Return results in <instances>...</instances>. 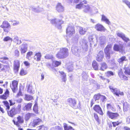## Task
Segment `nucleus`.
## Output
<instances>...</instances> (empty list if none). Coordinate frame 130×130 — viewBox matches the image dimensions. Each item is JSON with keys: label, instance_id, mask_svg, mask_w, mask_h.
<instances>
[{"label": "nucleus", "instance_id": "aec40b11", "mask_svg": "<svg viewBox=\"0 0 130 130\" xmlns=\"http://www.w3.org/2000/svg\"><path fill=\"white\" fill-rule=\"evenodd\" d=\"M113 50H114L120 52H122L123 51V47L122 45H117L116 44L114 45L113 46Z\"/></svg>", "mask_w": 130, "mask_h": 130}, {"label": "nucleus", "instance_id": "4468645a", "mask_svg": "<svg viewBox=\"0 0 130 130\" xmlns=\"http://www.w3.org/2000/svg\"><path fill=\"white\" fill-rule=\"evenodd\" d=\"M88 43L85 39H82L80 42V43L82 45L83 48L85 49L86 51L88 48Z\"/></svg>", "mask_w": 130, "mask_h": 130}, {"label": "nucleus", "instance_id": "dca6fc26", "mask_svg": "<svg viewBox=\"0 0 130 130\" xmlns=\"http://www.w3.org/2000/svg\"><path fill=\"white\" fill-rule=\"evenodd\" d=\"M87 3V2L86 1L83 0L76 6V8L80 9L84 8L85 6L84 4H86Z\"/></svg>", "mask_w": 130, "mask_h": 130}, {"label": "nucleus", "instance_id": "393cba45", "mask_svg": "<svg viewBox=\"0 0 130 130\" xmlns=\"http://www.w3.org/2000/svg\"><path fill=\"white\" fill-rule=\"evenodd\" d=\"M84 11V12L86 13H91L92 12V8L89 5H85Z\"/></svg>", "mask_w": 130, "mask_h": 130}, {"label": "nucleus", "instance_id": "a18cd8bd", "mask_svg": "<svg viewBox=\"0 0 130 130\" xmlns=\"http://www.w3.org/2000/svg\"><path fill=\"white\" fill-rule=\"evenodd\" d=\"M122 3L126 5L130 9V2L127 0H122Z\"/></svg>", "mask_w": 130, "mask_h": 130}, {"label": "nucleus", "instance_id": "7ed1b4c3", "mask_svg": "<svg viewBox=\"0 0 130 130\" xmlns=\"http://www.w3.org/2000/svg\"><path fill=\"white\" fill-rule=\"evenodd\" d=\"M72 52L74 55L79 56L81 52V48L79 47L73 46L71 48Z\"/></svg>", "mask_w": 130, "mask_h": 130}, {"label": "nucleus", "instance_id": "f704fd0d", "mask_svg": "<svg viewBox=\"0 0 130 130\" xmlns=\"http://www.w3.org/2000/svg\"><path fill=\"white\" fill-rule=\"evenodd\" d=\"M63 126L64 130H74L72 127L70 126H68L66 123H63Z\"/></svg>", "mask_w": 130, "mask_h": 130}, {"label": "nucleus", "instance_id": "603ef678", "mask_svg": "<svg viewBox=\"0 0 130 130\" xmlns=\"http://www.w3.org/2000/svg\"><path fill=\"white\" fill-rule=\"evenodd\" d=\"M125 74L126 75H130V69L129 68H126L124 72Z\"/></svg>", "mask_w": 130, "mask_h": 130}, {"label": "nucleus", "instance_id": "338daca9", "mask_svg": "<svg viewBox=\"0 0 130 130\" xmlns=\"http://www.w3.org/2000/svg\"><path fill=\"white\" fill-rule=\"evenodd\" d=\"M101 98L103 102L105 101L106 100V98L104 96L101 95Z\"/></svg>", "mask_w": 130, "mask_h": 130}, {"label": "nucleus", "instance_id": "09e8293b", "mask_svg": "<svg viewBox=\"0 0 130 130\" xmlns=\"http://www.w3.org/2000/svg\"><path fill=\"white\" fill-rule=\"evenodd\" d=\"M101 95L99 94H95L94 95L93 99L95 101L97 100H98L100 98H101Z\"/></svg>", "mask_w": 130, "mask_h": 130}, {"label": "nucleus", "instance_id": "5fc2aeb1", "mask_svg": "<svg viewBox=\"0 0 130 130\" xmlns=\"http://www.w3.org/2000/svg\"><path fill=\"white\" fill-rule=\"evenodd\" d=\"M32 52L31 51H30L27 53L26 56V58L29 59H30L31 56L32 55Z\"/></svg>", "mask_w": 130, "mask_h": 130}, {"label": "nucleus", "instance_id": "ddd939ff", "mask_svg": "<svg viewBox=\"0 0 130 130\" xmlns=\"http://www.w3.org/2000/svg\"><path fill=\"white\" fill-rule=\"evenodd\" d=\"M18 84V82L16 80H14L12 82V85L10 86V87L13 92H15L17 90Z\"/></svg>", "mask_w": 130, "mask_h": 130}, {"label": "nucleus", "instance_id": "72a5a7b5", "mask_svg": "<svg viewBox=\"0 0 130 130\" xmlns=\"http://www.w3.org/2000/svg\"><path fill=\"white\" fill-rule=\"evenodd\" d=\"M123 110L124 111H127L129 110L130 108L129 105L126 102L123 104Z\"/></svg>", "mask_w": 130, "mask_h": 130}, {"label": "nucleus", "instance_id": "a211bd4d", "mask_svg": "<svg viewBox=\"0 0 130 130\" xmlns=\"http://www.w3.org/2000/svg\"><path fill=\"white\" fill-rule=\"evenodd\" d=\"M94 110L96 112L102 115L103 113L102 109L99 105H96L93 108Z\"/></svg>", "mask_w": 130, "mask_h": 130}, {"label": "nucleus", "instance_id": "0e129e2a", "mask_svg": "<svg viewBox=\"0 0 130 130\" xmlns=\"http://www.w3.org/2000/svg\"><path fill=\"white\" fill-rule=\"evenodd\" d=\"M15 55L16 57H18L19 56V52L18 50H16L14 51Z\"/></svg>", "mask_w": 130, "mask_h": 130}, {"label": "nucleus", "instance_id": "2f4dec72", "mask_svg": "<svg viewBox=\"0 0 130 130\" xmlns=\"http://www.w3.org/2000/svg\"><path fill=\"white\" fill-rule=\"evenodd\" d=\"M32 104L31 103H28L24 107L23 109L24 110H29L31 109Z\"/></svg>", "mask_w": 130, "mask_h": 130}, {"label": "nucleus", "instance_id": "58836bf2", "mask_svg": "<svg viewBox=\"0 0 130 130\" xmlns=\"http://www.w3.org/2000/svg\"><path fill=\"white\" fill-rule=\"evenodd\" d=\"M101 66L99 69L102 71H104L106 69L107 67L106 63L104 62L101 63Z\"/></svg>", "mask_w": 130, "mask_h": 130}, {"label": "nucleus", "instance_id": "ea45409f", "mask_svg": "<svg viewBox=\"0 0 130 130\" xmlns=\"http://www.w3.org/2000/svg\"><path fill=\"white\" fill-rule=\"evenodd\" d=\"M107 107L108 110H111L113 111L115 110V109L114 108L113 106L111 104H107Z\"/></svg>", "mask_w": 130, "mask_h": 130}, {"label": "nucleus", "instance_id": "37998d69", "mask_svg": "<svg viewBox=\"0 0 130 130\" xmlns=\"http://www.w3.org/2000/svg\"><path fill=\"white\" fill-rule=\"evenodd\" d=\"M92 66L93 68L95 70H98V66L97 63L95 61H94L93 62Z\"/></svg>", "mask_w": 130, "mask_h": 130}, {"label": "nucleus", "instance_id": "69168bd1", "mask_svg": "<svg viewBox=\"0 0 130 130\" xmlns=\"http://www.w3.org/2000/svg\"><path fill=\"white\" fill-rule=\"evenodd\" d=\"M9 102L10 103V105L11 106L13 105L15 103V102L12 100H10L9 101Z\"/></svg>", "mask_w": 130, "mask_h": 130}, {"label": "nucleus", "instance_id": "052dcab7", "mask_svg": "<svg viewBox=\"0 0 130 130\" xmlns=\"http://www.w3.org/2000/svg\"><path fill=\"white\" fill-rule=\"evenodd\" d=\"M122 40L125 42L127 43L128 41H129V39L127 37H126L125 36L122 39Z\"/></svg>", "mask_w": 130, "mask_h": 130}, {"label": "nucleus", "instance_id": "cd10ccee", "mask_svg": "<svg viewBox=\"0 0 130 130\" xmlns=\"http://www.w3.org/2000/svg\"><path fill=\"white\" fill-rule=\"evenodd\" d=\"M59 72L60 74L62 81L65 82L67 80L66 74L62 71H59Z\"/></svg>", "mask_w": 130, "mask_h": 130}, {"label": "nucleus", "instance_id": "bf43d9fd", "mask_svg": "<svg viewBox=\"0 0 130 130\" xmlns=\"http://www.w3.org/2000/svg\"><path fill=\"white\" fill-rule=\"evenodd\" d=\"M88 39L89 41L90 42V46L91 47V45L93 43L92 41L93 40V38L92 36H90L89 37Z\"/></svg>", "mask_w": 130, "mask_h": 130}, {"label": "nucleus", "instance_id": "680f3d73", "mask_svg": "<svg viewBox=\"0 0 130 130\" xmlns=\"http://www.w3.org/2000/svg\"><path fill=\"white\" fill-rule=\"evenodd\" d=\"M113 73L111 71H108L106 73V76L108 77L111 75H113Z\"/></svg>", "mask_w": 130, "mask_h": 130}, {"label": "nucleus", "instance_id": "c85d7f7f", "mask_svg": "<svg viewBox=\"0 0 130 130\" xmlns=\"http://www.w3.org/2000/svg\"><path fill=\"white\" fill-rule=\"evenodd\" d=\"M27 91L30 93L34 94V90L31 84H29L27 87Z\"/></svg>", "mask_w": 130, "mask_h": 130}, {"label": "nucleus", "instance_id": "6e6552de", "mask_svg": "<svg viewBox=\"0 0 130 130\" xmlns=\"http://www.w3.org/2000/svg\"><path fill=\"white\" fill-rule=\"evenodd\" d=\"M111 46L110 45H108L104 49V52L107 58L109 59L110 58V53Z\"/></svg>", "mask_w": 130, "mask_h": 130}, {"label": "nucleus", "instance_id": "412c9836", "mask_svg": "<svg viewBox=\"0 0 130 130\" xmlns=\"http://www.w3.org/2000/svg\"><path fill=\"white\" fill-rule=\"evenodd\" d=\"M56 10L58 12H61L64 10V8L62 5L61 3H58L56 5Z\"/></svg>", "mask_w": 130, "mask_h": 130}, {"label": "nucleus", "instance_id": "5701e85b", "mask_svg": "<svg viewBox=\"0 0 130 130\" xmlns=\"http://www.w3.org/2000/svg\"><path fill=\"white\" fill-rule=\"evenodd\" d=\"M0 27L3 28H10L11 26L7 21H5L3 22L2 25L0 26Z\"/></svg>", "mask_w": 130, "mask_h": 130}, {"label": "nucleus", "instance_id": "b1692460", "mask_svg": "<svg viewBox=\"0 0 130 130\" xmlns=\"http://www.w3.org/2000/svg\"><path fill=\"white\" fill-rule=\"evenodd\" d=\"M0 69V72L4 71L6 72L8 71L10 69V67L8 65H3L2 64Z\"/></svg>", "mask_w": 130, "mask_h": 130}, {"label": "nucleus", "instance_id": "f03ea898", "mask_svg": "<svg viewBox=\"0 0 130 130\" xmlns=\"http://www.w3.org/2000/svg\"><path fill=\"white\" fill-rule=\"evenodd\" d=\"M51 23L54 25L58 29H60L61 28V25L63 24V21L62 20L57 19L56 18L51 19L50 20Z\"/></svg>", "mask_w": 130, "mask_h": 130}, {"label": "nucleus", "instance_id": "8fccbe9b", "mask_svg": "<svg viewBox=\"0 0 130 130\" xmlns=\"http://www.w3.org/2000/svg\"><path fill=\"white\" fill-rule=\"evenodd\" d=\"M4 105L6 107V110H9L10 108V106L9 103L7 101H4L3 102Z\"/></svg>", "mask_w": 130, "mask_h": 130}, {"label": "nucleus", "instance_id": "473e14b6", "mask_svg": "<svg viewBox=\"0 0 130 130\" xmlns=\"http://www.w3.org/2000/svg\"><path fill=\"white\" fill-rule=\"evenodd\" d=\"M87 30V28H83L82 27H79V33L80 35H84L86 32Z\"/></svg>", "mask_w": 130, "mask_h": 130}, {"label": "nucleus", "instance_id": "de8ad7c7", "mask_svg": "<svg viewBox=\"0 0 130 130\" xmlns=\"http://www.w3.org/2000/svg\"><path fill=\"white\" fill-rule=\"evenodd\" d=\"M38 106L37 104L36 103H35L34 106L33 108V110L36 113H38Z\"/></svg>", "mask_w": 130, "mask_h": 130}, {"label": "nucleus", "instance_id": "4d7b16f0", "mask_svg": "<svg viewBox=\"0 0 130 130\" xmlns=\"http://www.w3.org/2000/svg\"><path fill=\"white\" fill-rule=\"evenodd\" d=\"M27 73V72L26 71H24L23 69H22L21 70L20 74L21 75H24L26 74Z\"/></svg>", "mask_w": 130, "mask_h": 130}, {"label": "nucleus", "instance_id": "20e7f679", "mask_svg": "<svg viewBox=\"0 0 130 130\" xmlns=\"http://www.w3.org/2000/svg\"><path fill=\"white\" fill-rule=\"evenodd\" d=\"M42 123V121L41 119L39 118L36 117L34 120L32 122L30 123V126L31 127H35Z\"/></svg>", "mask_w": 130, "mask_h": 130}, {"label": "nucleus", "instance_id": "a878e982", "mask_svg": "<svg viewBox=\"0 0 130 130\" xmlns=\"http://www.w3.org/2000/svg\"><path fill=\"white\" fill-rule=\"evenodd\" d=\"M101 20L105 22L106 24L109 25L110 24V22L109 19L104 15L103 14L101 15Z\"/></svg>", "mask_w": 130, "mask_h": 130}, {"label": "nucleus", "instance_id": "f257e3e1", "mask_svg": "<svg viewBox=\"0 0 130 130\" xmlns=\"http://www.w3.org/2000/svg\"><path fill=\"white\" fill-rule=\"evenodd\" d=\"M56 55V57L59 59H63L66 58L69 55V50L66 47H61Z\"/></svg>", "mask_w": 130, "mask_h": 130}, {"label": "nucleus", "instance_id": "13d9d810", "mask_svg": "<svg viewBox=\"0 0 130 130\" xmlns=\"http://www.w3.org/2000/svg\"><path fill=\"white\" fill-rule=\"evenodd\" d=\"M4 41H10L12 42V39L9 36H7L5 37L4 39Z\"/></svg>", "mask_w": 130, "mask_h": 130}, {"label": "nucleus", "instance_id": "4c0bfd02", "mask_svg": "<svg viewBox=\"0 0 130 130\" xmlns=\"http://www.w3.org/2000/svg\"><path fill=\"white\" fill-rule=\"evenodd\" d=\"M9 92L8 89H7L5 93L1 96V98L3 99H6L8 97L9 95Z\"/></svg>", "mask_w": 130, "mask_h": 130}, {"label": "nucleus", "instance_id": "864d4df0", "mask_svg": "<svg viewBox=\"0 0 130 130\" xmlns=\"http://www.w3.org/2000/svg\"><path fill=\"white\" fill-rule=\"evenodd\" d=\"M45 58L47 59H52L53 57L52 55L46 54L44 57Z\"/></svg>", "mask_w": 130, "mask_h": 130}, {"label": "nucleus", "instance_id": "e433bc0d", "mask_svg": "<svg viewBox=\"0 0 130 130\" xmlns=\"http://www.w3.org/2000/svg\"><path fill=\"white\" fill-rule=\"evenodd\" d=\"M100 44L101 45H103L106 42V39L104 37H101L100 38Z\"/></svg>", "mask_w": 130, "mask_h": 130}, {"label": "nucleus", "instance_id": "6e6d98bb", "mask_svg": "<svg viewBox=\"0 0 130 130\" xmlns=\"http://www.w3.org/2000/svg\"><path fill=\"white\" fill-rule=\"evenodd\" d=\"M53 129L55 130H62L63 128L62 126H56L54 127Z\"/></svg>", "mask_w": 130, "mask_h": 130}, {"label": "nucleus", "instance_id": "774afa93", "mask_svg": "<svg viewBox=\"0 0 130 130\" xmlns=\"http://www.w3.org/2000/svg\"><path fill=\"white\" fill-rule=\"evenodd\" d=\"M24 63L26 66H29L30 65V63L28 61H25L24 62Z\"/></svg>", "mask_w": 130, "mask_h": 130}, {"label": "nucleus", "instance_id": "1a4fd4ad", "mask_svg": "<svg viewBox=\"0 0 130 130\" xmlns=\"http://www.w3.org/2000/svg\"><path fill=\"white\" fill-rule=\"evenodd\" d=\"M107 115L110 118L112 119H116L119 116L118 114L117 113H113L108 111Z\"/></svg>", "mask_w": 130, "mask_h": 130}, {"label": "nucleus", "instance_id": "9d476101", "mask_svg": "<svg viewBox=\"0 0 130 130\" xmlns=\"http://www.w3.org/2000/svg\"><path fill=\"white\" fill-rule=\"evenodd\" d=\"M67 102L68 104L72 107H73L76 105V101L74 99L71 98H69L67 99Z\"/></svg>", "mask_w": 130, "mask_h": 130}, {"label": "nucleus", "instance_id": "49530a36", "mask_svg": "<svg viewBox=\"0 0 130 130\" xmlns=\"http://www.w3.org/2000/svg\"><path fill=\"white\" fill-rule=\"evenodd\" d=\"M25 99L27 101H30L33 99V97L30 95H25Z\"/></svg>", "mask_w": 130, "mask_h": 130}, {"label": "nucleus", "instance_id": "bb28decb", "mask_svg": "<svg viewBox=\"0 0 130 130\" xmlns=\"http://www.w3.org/2000/svg\"><path fill=\"white\" fill-rule=\"evenodd\" d=\"M0 61L2 63L8 64L9 62V59L7 57L0 58Z\"/></svg>", "mask_w": 130, "mask_h": 130}, {"label": "nucleus", "instance_id": "c756f323", "mask_svg": "<svg viewBox=\"0 0 130 130\" xmlns=\"http://www.w3.org/2000/svg\"><path fill=\"white\" fill-rule=\"evenodd\" d=\"M13 41L14 42L16 43L17 44L19 45L22 42L21 40L17 36L14 37V38L13 39Z\"/></svg>", "mask_w": 130, "mask_h": 130}, {"label": "nucleus", "instance_id": "c03bdc74", "mask_svg": "<svg viewBox=\"0 0 130 130\" xmlns=\"http://www.w3.org/2000/svg\"><path fill=\"white\" fill-rule=\"evenodd\" d=\"M42 10H43V9L39 8V7H38L37 8H32V10L37 12H38L41 11Z\"/></svg>", "mask_w": 130, "mask_h": 130}, {"label": "nucleus", "instance_id": "6ab92c4d", "mask_svg": "<svg viewBox=\"0 0 130 130\" xmlns=\"http://www.w3.org/2000/svg\"><path fill=\"white\" fill-rule=\"evenodd\" d=\"M95 28L97 30L100 31H105L106 30L102 25L100 24L96 25Z\"/></svg>", "mask_w": 130, "mask_h": 130}, {"label": "nucleus", "instance_id": "c9c22d12", "mask_svg": "<svg viewBox=\"0 0 130 130\" xmlns=\"http://www.w3.org/2000/svg\"><path fill=\"white\" fill-rule=\"evenodd\" d=\"M41 55L40 53H36L34 56V59L37 61L40 60Z\"/></svg>", "mask_w": 130, "mask_h": 130}, {"label": "nucleus", "instance_id": "f3484780", "mask_svg": "<svg viewBox=\"0 0 130 130\" xmlns=\"http://www.w3.org/2000/svg\"><path fill=\"white\" fill-rule=\"evenodd\" d=\"M118 74L120 78L121 79L124 80H127L128 79V78L126 76H125L123 74V72L121 69H120L118 72Z\"/></svg>", "mask_w": 130, "mask_h": 130}, {"label": "nucleus", "instance_id": "a19ab883", "mask_svg": "<svg viewBox=\"0 0 130 130\" xmlns=\"http://www.w3.org/2000/svg\"><path fill=\"white\" fill-rule=\"evenodd\" d=\"M127 60L125 56H122L118 60V61L119 63H122L124 61H126Z\"/></svg>", "mask_w": 130, "mask_h": 130}, {"label": "nucleus", "instance_id": "9b49d317", "mask_svg": "<svg viewBox=\"0 0 130 130\" xmlns=\"http://www.w3.org/2000/svg\"><path fill=\"white\" fill-rule=\"evenodd\" d=\"M14 71L15 73H17L20 67L19 61L18 60H14Z\"/></svg>", "mask_w": 130, "mask_h": 130}, {"label": "nucleus", "instance_id": "7c9ffc66", "mask_svg": "<svg viewBox=\"0 0 130 130\" xmlns=\"http://www.w3.org/2000/svg\"><path fill=\"white\" fill-rule=\"evenodd\" d=\"M52 65L54 67H56L60 65L61 63V61H58L56 60H53L52 59Z\"/></svg>", "mask_w": 130, "mask_h": 130}, {"label": "nucleus", "instance_id": "2eb2a0df", "mask_svg": "<svg viewBox=\"0 0 130 130\" xmlns=\"http://www.w3.org/2000/svg\"><path fill=\"white\" fill-rule=\"evenodd\" d=\"M8 115L11 117H12L17 113V111L15 107H12L9 111L7 110Z\"/></svg>", "mask_w": 130, "mask_h": 130}, {"label": "nucleus", "instance_id": "e2e57ef3", "mask_svg": "<svg viewBox=\"0 0 130 130\" xmlns=\"http://www.w3.org/2000/svg\"><path fill=\"white\" fill-rule=\"evenodd\" d=\"M94 117L96 121L98 122L99 121V117L97 114L95 113H94Z\"/></svg>", "mask_w": 130, "mask_h": 130}, {"label": "nucleus", "instance_id": "3c124183", "mask_svg": "<svg viewBox=\"0 0 130 130\" xmlns=\"http://www.w3.org/2000/svg\"><path fill=\"white\" fill-rule=\"evenodd\" d=\"M116 34L118 36L121 38L122 39L125 36L124 34L121 32H118Z\"/></svg>", "mask_w": 130, "mask_h": 130}, {"label": "nucleus", "instance_id": "39448f33", "mask_svg": "<svg viewBox=\"0 0 130 130\" xmlns=\"http://www.w3.org/2000/svg\"><path fill=\"white\" fill-rule=\"evenodd\" d=\"M17 121L15 122L13 121V122L15 125L19 127L20 126V124H22L23 123L24 120L23 116L19 115L17 118Z\"/></svg>", "mask_w": 130, "mask_h": 130}, {"label": "nucleus", "instance_id": "f8f14e48", "mask_svg": "<svg viewBox=\"0 0 130 130\" xmlns=\"http://www.w3.org/2000/svg\"><path fill=\"white\" fill-rule=\"evenodd\" d=\"M20 47L21 52L22 54L25 53L27 51L28 45L26 43L23 44Z\"/></svg>", "mask_w": 130, "mask_h": 130}, {"label": "nucleus", "instance_id": "0eeeda50", "mask_svg": "<svg viewBox=\"0 0 130 130\" xmlns=\"http://www.w3.org/2000/svg\"><path fill=\"white\" fill-rule=\"evenodd\" d=\"M74 27L72 26H69L66 29V33L68 36L70 37L75 34Z\"/></svg>", "mask_w": 130, "mask_h": 130}, {"label": "nucleus", "instance_id": "79ce46f5", "mask_svg": "<svg viewBox=\"0 0 130 130\" xmlns=\"http://www.w3.org/2000/svg\"><path fill=\"white\" fill-rule=\"evenodd\" d=\"M35 115L33 113H28L26 114L25 116V119L26 120H28L31 116H34Z\"/></svg>", "mask_w": 130, "mask_h": 130}, {"label": "nucleus", "instance_id": "423d86ee", "mask_svg": "<svg viewBox=\"0 0 130 130\" xmlns=\"http://www.w3.org/2000/svg\"><path fill=\"white\" fill-rule=\"evenodd\" d=\"M109 88L114 94L118 96H119V95H124L122 92H121L119 89L117 88H114L113 87L111 86H109Z\"/></svg>", "mask_w": 130, "mask_h": 130}, {"label": "nucleus", "instance_id": "4be33fe9", "mask_svg": "<svg viewBox=\"0 0 130 130\" xmlns=\"http://www.w3.org/2000/svg\"><path fill=\"white\" fill-rule=\"evenodd\" d=\"M103 51H100L97 55V60L99 62H101L103 60Z\"/></svg>", "mask_w": 130, "mask_h": 130}]
</instances>
